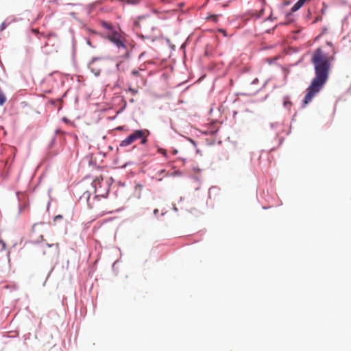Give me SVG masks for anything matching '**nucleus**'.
Listing matches in <instances>:
<instances>
[{"mask_svg":"<svg viewBox=\"0 0 351 351\" xmlns=\"http://www.w3.org/2000/svg\"><path fill=\"white\" fill-rule=\"evenodd\" d=\"M337 51L331 42H327L311 53V62L315 71V77L306 89L304 104H308L326 83Z\"/></svg>","mask_w":351,"mask_h":351,"instance_id":"f257e3e1","label":"nucleus"},{"mask_svg":"<svg viewBox=\"0 0 351 351\" xmlns=\"http://www.w3.org/2000/svg\"><path fill=\"white\" fill-rule=\"evenodd\" d=\"M148 134H149V132L147 130H135L133 133L130 134L127 138H125L124 140L121 141L119 144V146L122 147H128L138 139H141V144H145L147 142V136Z\"/></svg>","mask_w":351,"mask_h":351,"instance_id":"f03ea898","label":"nucleus"},{"mask_svg":"<svg viewBox=\"0 0 351 351\" xmlns=\"http://www.w3.org/2000/svg\"><path fill=\"white\" fill-rule=\"evenodd\" d=\"M134 28L145 34H149L154 29V22L147 16H141L134 22Z\"/></svg>","mask_w":351,"mask_h":351,"instance_id":"7ed1b4c3","label":"nucleus"},{"mask_svg":"<svg viewBox=\"0 0 351 351\" xmlns=\"http://www.w3.org/2000/svg\"><path fill=\"white\" fill-rule=\"evenodd\" d=\"M107 38L114 45H116L118 48H125V45L123 43L120 38V34L117 32L113 31L108 32L107 34Z\"/></svg>","mask_w":351,"mask_h":351,"instance_id":"20e7f679","label":"nucleus"},{"mask_svg":"<svg viewBox=\"0 0 351 351\" xmlns=\"http://www.w3.org/2000/svg\"><path fill=\"white\" fill-rule=\"evenodd\" d=\"M43 223H35L32 226L33 234H35V241L40 242L43 240Z\"/></svg>","mask_w":351,"mask_h":351,"instance_id":"39448f33","label":"nucleus"},{"mask_svg":"<svg viewBox=\"0 0 351 351\" xmlns=\"http://www.w3.org/2000/svg\"><path fill=\"white\" fill-rule=\"evenodd\" d=\"M101 26L103 27H104L105 29H108L109 31V32H111L114 31L112 25L110 23H108L106 21H101Z\"/></svg>","mask_w":351,"mask_h":351,"instance_id":"423d86ee","label":"nucleus"},{"mask_svg":"<svg viewBox=\"0 0 351 351\" xmlns=\"http://www.w3.org/2000/svg\"><path fill=\"white\" fill-rule=\"evenodd\" d=\"M302 5L303 4L301 3L300 0H298L291 8V11L295 12L298 10Z\"/></svg>","mask_w":351,"mask_h":351,"instance_id":"0eeeda50","label":"nucleus"},{"mask_svg":"<svg viewBox=\"0 0 351 351\" xmlns=\"http://www.w3.org/2000/svg\"><path fill=\"white\" fill-rule=\"evenodd\" d=\"M207 19L210 20V21H213V22H217V19H218V16L217 15H210Z\"/></svg>","mask_w":351,"mask_h":351,"instance_id":"6e6552de","label":"nucleus"},{"mask_svg":"<svg viewBox=\"0 0 351 351\" xmlns=\"http://www.w3.org/2000/svg\"><path fill=\"white\" fill-rule=\"evenodd\" d=\"M97 184H99V178H97L96 179H95V180H93V186L95 189H97ZM96 190H97V189H95V191H96Z\"/></svg>","mask_w":351,"mask_h":351,"instance_id":"1a4fd4ad","label":"nucleus"},{"mask_svg":"<svg viewBox=\"0 0 351 351\" xmlns=\"http://www.w3.org/2000/svg\"><path fill=\"white\" fill-rule=\"evenodd\" d=\"M127 2L130 4L136 5L139 3V0H127Z\"/></svg>","mask_w":351,"mask_h":351,"instance_id":"9d476101","label":"nucleus"},{"mask_svg":"<svg viewBox=\"0 0 351 351\" xmlns=\"http://www.w3.org/2000/svg\"><path fill=\"white\" fill-rule=\"evenodd\" d=\"M128 90L132 93V95H135L138 93L137 90L134 89V88H131V87H130L128 88Z\"/></svg>","mask_w":351,"mask_h":351,"instance_id":"9b49d317","label":"nucleus"},{"mask_svg":"<svg viewBox=\"0 0 351 351\" xmlns=\"http://www.w3.org/2000/svg\"><path fill=\"white\" fill-rule=\"evenodd\" d=\"M132 74L134 76H138L139 74V71L138 70H133L132 71Z\"/></svg>","mask_w":351,"mask_h":351,"instance_id":"f8f14e48","label":"nucleus"},{"mask_svg":"<svg viewBox=\"0 0 351 351\" xmlns=\"http://www.w3.org/2000/svg\"><path fill=\"white\" fill-rule=\"evenodd\" d=\"M158 152H159L160 153H161V154H162V155H164V156H166V154H167V152H166V150H165V149H158Z\"/></svg>","mask_w":351,"mask_h":351,"instance_id":"ddd939ff","label":"nucleus"},{"mask_svg":"<svg viewBox=\"0 0 351 351\" xmlns=\"http://www.w3.org/2000/svg\"><path fill=\"white\" fill-rule=\"evenodd\" d=\"M0 243H1V245H2V248H3V250H5V247H6L5 243L3 241L1 240V241H0Z\"/></svg>","mask_w":351,"mask_h":351,"instance_id":"4468645a","label":"nucleus"},{"mask_svg":"<svg viewBox=\"0 0 351 351\" xmlns=\"http://www.w3.org/2000/svg\"><path fill=\"white\" fill-rule=\"evenodd\" d=\"M91 69L95 73V75H99L100 71L99 69H97V71H94V69L93 68H91Z\"/></svg>","mask_w":351,"mask_h":351,"instance_id":"2eb2a0df","label":"nucleus"},{"mask_svg":"<svg viewBox=\"0 0 351 351\" xmlns=\"http://www.w3.org/2000/svg\"><path fill=\"white\" fill-rule=\"evenodd\" d=\"M264 12V9L262 8L260 11V13L258 14V15L257 16L258 18L261 17L262 15H263V13Z\"/></svg>","mask_w":351,"mask_h":351,"instance_id":"dca6fc26","label":"nucleus"},{"mask_svg":"<svg viewBox=\"0 0 351 351\" xmlns=\"http://www.w3.org/2000/svg\"><path fill=\"white\" fill-rule=\"evenodd\" d=\"M62 215H57L55 217V220H57L58 219H62Z\"/></svg>","mask_w":351,"mask_h":351,"instance_id":"f3484780","label":"nucleus"},{"mask_svg":"<svg viewBox=\"0 0 351 351\" xmlns=\"http://www.w3.org/2000/svg\"><path fill=\"white\" fill-rule=\"evenodd\" d=\"M1 30H3V29H5V23H3L1 24Z\"/></svg>","mask_w":351,"mask_h":351,"instance_id":"a211bd4d","label":"nucleus"},{"mask_svg":"<svg viewBox=\"0 0 351 351\" xmlns=\"http://www.w3.org/2000/svg\"><path fill=\"white\" fill-rule=\"evenodd\" d=\"M287 104H291V102H289V101H285L284 102V105L285 106H287Z\"/></svg>","mask_w":351,"mask_h":351,"instance_id":"6ab92c4d","label":"nucleus"},{"mask_svg":"<svg viewBox=\"0 0 351 351\" xmlns=\"http://www.w3.org/2000/svg\"><path fill=\"white\" fill-rule=\"evenodd\" d=\"M158 213V209H155V210H154V213L155 215H156Z\"/></svg>","mask_w":351,"mask_h":351,"instance_id":"aec40b11","label":"nucleus"},{"mask_svg":"<svg viewBox=\"0 0 351 351\" xmlns=\"http://www.w3.org/2000/svg\"><path fill=\"white\" fill-rule=\"evenodd\" d=\"M178 153V151L176 149L173 151V154H176Z\"/></svg>","mask_w":351,"mask_h":351,"instance_id":"412c9836","label":"nucleus"},{"mask_svg":"<svg viewBox=\"0 0 351 351\" xmlns=\"http://www.w3.org/2000/svg\"><path fill=\"white\" fill-rule=\"evenodd\" d=\"M32 32H33L34 33H37V32H38V31H37V30H36L35 29H32Z\"/></svg>","mask_w":351,"mask_h":351,"instance_id":"4be33fe9","label":"nucleus"},{"mask_svg":"<svg viewBox=\"0 0 351 351\" xmlns=\"http://www.w3.org/2000/svg\"><path fill=\"white\" fill-rule=\"evenodd\" d=\"M162 2H169V0H161Z\"/></svg>","mask_w":351,"mask_h":351,"instance_id":"5701e85b","label":"nucleus"},{"mask_svg":"<svg viewBox=\"0 0 351 351\" xmlns=\"http://www.w3.org/2000/svg\"><path fill=\"white\" fill-rule=\"evenodd\" d=\"M47 245H48L49 247H51V246H53V244H51V245H49V244H48Z\"/></svg>","mask_w":351,"mask_h":351,"instance_id":"b1692460","label":"nucleus"},{"mask_svg":"<svg viewBox=\"0 0 351 351\" xmlns=\"http://www.w3.org/2000/svg\"><path fill=\"white\" fill-rule=\"evenodd\" d=\"M259 1L265 3V0H259Z\"/></svg>","mask_w":351,"mask_h":351,"instance_id":"393cba45","label":"nucleus"}]
</instances>
